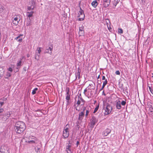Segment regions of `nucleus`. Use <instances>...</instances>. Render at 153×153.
Wrapping results in <instances>:
<instances>
[{
    "label": "nucleus",
    "mask_w": 153,
    "mask_h": 153,
    "mask_svg": "<svg viewBox=\"0 0 153 153\" xmlns=\"http://www.w3.org/2000/svg\"><path fill=\"white\" fill-rule=\"evenodd\" d=\"M149 111L151 112H153V108L152 107V106L150 107L149 108Z\"/></svg>",
    "instance_id": "a19ab883"
},
{
    "label": "nucleus",
    "mask_w": 153,
    "mask_h": 153,
    "mask_svg": "<svg viewBox=\"0 0 153 153\" xmlns=\"http://www.w3.org/2000/svg\"><path fill=\"white\" fill-rule=\"evenodd\" d=\"M105 81L103 82V84L104 85H106L107 84V82H108L107 81L106 79H105Z\"/></svg>",
    "instance_id": "ea45409f"
},
{
    "label": "nucleus",
    "mask_w": 153,
    "mask_h": 153,
    "mask_svg": "<svg viewBox=\"0 0 153 153\" xmlns=\"http://www.w3.org/2000/svg\"><path fill=\"white\" fill-rule=\"evenodd\" d=\"M118 32L120 33H122L123 32V30L121 28L118 29Z\"/></svg>",
    "instance_id": "4c0bfd02"
},
{
    "label": "nucleus",
    "mask_w": 153,
    "mask_h": 153,
    "mask_svg": "<svg viewBox=\"0 0 153 153\" xmlns=\"http://www.w3.org/2000/svg\"><path fill=\"white\" fill-rule=\"evenodd\" d=\"M80 103H81L80 100H79L77 102V104H78V106L80 104Z\"/></svg>",
    "instance_id": "49530a36"
},
{
    "label": "nucleus",
    "mask_w": 153,
    "mask_h": 153,
    "mask_svg": "<svg viewBox=\"0 0 153 153\" xmlns=\"http://www.w3.org/2000/svg\"><path fill=\"white\" fill-rule=\"evenodd\" d=\"M105 85H104L103 84L102 87V88L100 90H102L104 88Z\"/></svg>",
    "instance_id": "6e6d98bb"
},
{
    "label": "nucleus",
    "mask_w": 153,
    "mask_h": 153,
    "mask_svg": "<svg viewBox=\"0 0 153 153\" xmlns=\"http://www.w3.org/2000/svg\"><path fill=\"white\" fill-rule=\"evenodd\" d=\"M5 71L2 67H0V79L3 76Z\"/></svg>",
    "instance_id": "4468645a"
},
{
    "label": "nucleus",
    "mask_w": 153,
    "mask_h": 153,
    "mask_svg": "<svg viewBox=\"0 0 153 153\" xmlns=\"http://www.w3.org/2000/svg\"><path fill=\"white\" fill-rule=\"evenodd\" d=\"M53 46L52 45L50 47H46L45 53H49L50 54H52L53 50Z\"/></svg>",
    "instance_id": "39448f33"
},
{
    "label": "nucleus",
    "mask_w": 153,
    "mask_h": 153,
    "mask_svg": "<svg viewBox=\"0 0 153 153\" xmlns=\"http://www.w3.org/2000/svg\"><path fill=\"white\" fill-rule=\"evenodd\" d=\"M83 111L84 112V111L86 109V107H83Z\"/></svg>",
    "instance_id": "13d9d810"
},
{
    "label": "nucleus",
    "mask_w": 153,
    "mask_h": 153,
    "mask_svg": "<svg viewBox=\"0 0 153 153\" xmlns=\"http://www.w3.org/2000/svg\"><path fill=\"white\" fill-rule=\"evenodd\" d=\"M42 147V146L41 144L35 147V149L37 153H40V151H41V149Z\"/></svg>",
    "instance_id": "9b49d317"
},
{
    "label": "nucleus",
    "mask_w": 153,
    "mask_h": 153,
    "mask_svg": "<svg viewBox=\"0 0 153 153\" xmlns=\"http://www.w3.org/2000/svg\"><path fill=\"white\" fill-rule=\"evenodd\" d=\"M4 109L3 108H0V113L3 112Z\"/></svg>",
    "instance_id": "864d4df0"
},
{
    "label": "nucleus",
    "mask_w": 153,
    "mask_h": 153,
    "mask_svg": "<svg viewBox=\"0 0 153 153\" xmlns=\"http://www.w3.org/2000/svg\"><path fill=\"white\" fill-rule=\"evenodd\" d=\"M1 100H2L3 101V102H4V101H6L7 100V98H4L3 97L1 99Z\"/></svg>",
    "instance_id": "09e8293b"
},
{
    "label": "nucleus",
    "mask_w": 153,
    "mask_h": 153,
    "mask_svg": "<svg viewBox=\"0 0 153 153\" xmlns=\"http://www.w3.org/2000/svg\"><path fill=\"white\" fill-rule=\"evenodd\" d=\"M20 67V66L17 65V69H19V68Z\"/></svg>",
    "instance_id": "e2e57ef3"
},
{
    "label": "nucleus",
    "mask_w": 153,
    "mask_h": 153,
    "mask_svg": "<svg viewBox=\"0 0 153 153\" xmlns=\"http://www.w3.org/2000/svg\"><path fill=\"white\" fill-rule=\"evenodd\" d=\"M80 10L79 11L78 17H80L79 18L78 20L79 21H82L84 20L85 18V16L83 10L80 7Z\"/></svg>",
    "instance_id": "20e7f679"
},
{
    "label": "nucleus",
    "mask_w": 153,
    "mask_h": 153,
    "mask_svg": "<svg viewBox=\"0 0 153 153\" xmlns=\"http://www.w3.org/2000/svg\"><path fill=\"white\" fill-rule=\"evenodd\" d=\"M111 0H103V5L104 7H106L110 4Z\"/></svg>",
    "instance_id": "6e6552de"
},
{
    "label": "nucleus",
    "mask_w": 153,
    "mask_h": 153,
    "mask_svg": "<svg viewBox=\"0 0 153 153\" xmlns=\"http://www.w3.org/2000/svg\"><path fill=\"white\" fill-rule=\"evenodd\" d=\"M93 91H88V98H91V96L92 95H93Z\"/></svg>",
    "instance_id": "4be33fe9"
},
{
    "label": "nucleus",
    "mask_w": 153,
    "mask_h": 153,
    "mask_svg": "<svg viewBox=\"0 0 153 153\" xmlns=\"http://www.w3.org/2000/svg\"><path fill=\"white\" fill-rule=\"evenodd\" d=\"M69 125L67 124L65 127L64 130L63 131V136L64 139L67 138L69 135V132L68 131Z\"/></svg>",
    "instance_id": "7ed1b4c3"
},
{
    "label": "nucleus",
    "mask_w": 153,
    "mask_h": 153,
    "mask_svg": "<svg viewBox=\"0 0 153 153\" xmlns=\"http://www.w3.org/2000/svg\"><path fill=\"white\" fill-rule=\"evenodd\" d=\"M38 88H35L32 92V94H34L36 93V91H37Z\"/></svg>",
    "instance_id": "c85d7f7f"
},
{
    "label": "nucleus",
    "mask_w": 153,
    "mask_h": 153,
    "mask_svg": "<svg viewBox=\"0 0 153 153\" xmlns=\"http://www.w3.org/2000/svg\"><path fill=\"white\" fill-rule=\"evenodd\" d=\"M148 87H149V90L151 92L152 94H153V90L152 89V88H151V87L149 86V85Z\"/></svg>",
    "instance_id": "58836bf2"
},
{
    "label": "nucleus",
    "mask_w": 153,
    "mask_h": 153,
    "mask_svg": "<svg viewBox=\"0 0 153 153\" xmlns=\"http://www.w3.org/2000/svg\"><path fill=\"white\" fill-rule=\"evenodd\" d=\"M20 19V18L19 16L18 17L17 16L16 17H14V20H13V24H15V25H17L18 24Z\"/></svg>",
    "instance_id": "423d86ee"
},
{
    "label": "nucleus",
    "mask_w": 153,
    "mask_h": 153,
    "mask_svg": "<svg viewBox=\"0 0 153 153\" xmlns=\"http://www.w3.org/2000/svg\"><path fill=\"white\" fill-rule=\"evenodd\" d=\"M31 19L30 18L27 19L26 21V25L27 26H30L31 25Z\"/></svg>",
    "instance_id": "a211bd4d"
},
{
    "label": "nucleus",
    "mask_w": 153,
    "mask_h": 153,
    "mask_svg": "<svg viewBox=\"0 0 153 153\" xmlns=\"http://www.w3.org/2000/svg\"><path fill=\"white\" fill-rule=\"evenodd\" d=\"M79 100H81L83 102H84L85 101L84 100L82 97L80 98Z\"/></svg>",
    "instance_id": "8fccbe9b"
},
{
    "label": "nucleus",
    "mask_w": 153,
    "mask_h": 153,
    "mask_svg": "<svg viewBox=\"0 0 153 153\" xmlns=\"http://www.w3.org/2000/svg\"><path fill=\"white\" fill-rule=\"evenodd\" d=\"M36 52L38 51L37 53L39 54L40 53V52L41 51V48H39L36 51Z\"/></svg>",
    "instance_id": "e433bc0d"
},
{
    "label": "nucleus",
    "mask_w": 153,
    "mask_h": 153,
    "mask_svg": "<svg viewBox=\"0 0 153 153\" xmlns=\"http://www.w3.org/2000/svg\"><path fill=\"white\" fill-rule=\"evenodd\" d=\"M3 10V8H2V6H1V7L0 8V12H1Z\"/></svg>",
    "instance_id": "4d7b16f0"
},
{
    "label": "nucleus",
    "mask_w": 153,
    "mask_h": 153,
    "mask_svg": "<svg viewBox=\"0 0 153 153\" xmlns=\"http://www.w3.org/2000/svg\"><path fill=\"white\" fill-rule=\"evenodd\" d=\"M100 75H99L98 76V77H97V79H99V78H100Z\"/></svg>",
    "instance_id": "338daca9"
},
{
    "label": "nucleus",
    "mask_w": 153,
    "mask_h": 153,
    "mask_svg": "<svg viewBox=\"0 0 153 153\" xmlns=\"http://www.w3.org/2000/svg\"><path fill=\"white\" fill-rule=\"evenodd\" d=\"M31 139L32 140H35V141L36 140H37V138L36 137L33 136H31Z\"/></svg>",
    "instance_id": "79ce46f5"
},
{
    "label": "nucleus",
    "mask_w": 153,
    "mask_h": 153,
    "mask_svg": "<svg viewBox=\"0 0 153 153\" xmlns=\"http://www.w3.org/2000/svg\"><path fill=\"white\" fill-rule=\"evenodd\" d=\"M89 112V111L88 110H86V114H85V117L87 118L88 116V114Z\"/></svg>",
    "instance_id": "2f4dec72"
},
{
    "label": "nucleus",
    "mask_w": 153,
    "mask_h": 153,
    "mask_svg": "<svg viewBox=\"0 0 153 153\" xmlns=\"http://www.w3.org/2000/svg\"><path fill=\"white\" fill-rule=\"evenodd\" d=\"M93 85L92 84H89V86H91V87H90L89 88H88V90H91V89H95V87L94 86H93Z\"/></svg>",
    "instance_id": "cd10ccee"
},
{
    "label": "nucleus",
    "mask_w": 153,
    "mask_h": 153,
    "mask_svg": "<svg viewBox=\"0 0 153 153\" xmlns=\"http://www.w3.org/2000/svg\"><path fill=\"white\" fill-rule=\"evenodd\" d=\"M35 140H31L28 141V142L29 143H35Z\"/></svg>",
    "instance_id": "f704fd0d"
},
{
    "label": "nucleus",
    "mask_w": 153,
    "mask_h": 153,
    "mask_svg": "<svg viewBox=\"0 0 153 153\" xmlns=\"http://www.w3.org/2000/svg\"><path fill=\"white\" fill-rule=\"evenodd\" d=\"M99 105H98L96 106V107L95 108L94 111L93 112V113H95L98 110L99 108Z\"/></svg>",
    "instance_id": "b1692460"
},
{
    "label": "nucleus",
    "mask_w": 153,
    "mask_h": 153,
    "mask_svg": "<svg viewBox=\"0 0 153 153\" xmlns=\"http://www.w3.org/2000/svg\"><path fill=\"white\" fill-rule=\"evenodd\" d=\"M27 68L26 67H24L23 68V70L25 71H26L27 70Z\"/></svg>",
    "instance_id": "603ef678"
},
{
    "label": "nucleus",
    "mask_w": 153,
    "mask_h": 153,
    "mask_svg": "<svg viewBox=\"0 0 153 153\" xmlns=\"http://www.w3.org/2000/svg\"><path fill=\"white\" fill-rule=\"evenodd\" d=\"M32 5H31V8L32 10H33L34 9L35 7V2L33 1H31Z\"/></svg>",
    "instance_id": "412c9836"
},
{
    "label": "nucleus",
    "mask_w": 153,
    "mask_h": 153,
    "mask_svg": "<svg viewBox=\"0 0 153 153\" xmlns=\"http://www.w3.org/2000/svg\"><path fill=\"white\" fill-rule=\"evenodd\" d=\"M11 75L10 73L7 72L6 74V75H5L4 77V78L5 79H8L9 77L11 76Z\"/></svg>",
    "instance_id": "aec40b11"
},
{
    "label": "nucleus",
    "mask_w": 153,
    "mask_h": 153,
    "mask_svg": "<svg viewBox=\"0 0 153 153\" xmlns=\"http://www.w3.org/2000/svg\"><path fill=\"white\" fill-rule=\"evenodd\" d=\"M8 70L9 71H10L11 72H12L13 71V70H12V68L11 67L9 68L8 69Z\"/></svg>",
    "instance_id": "de8ad7c7"
},
{
    "label": "nucleus",
    "mask_w": 153,
    "mask_h": 153,
    "mask_svg": "<svg viewBox=\"0 0 153 153\" xmlns=\"http://www.w3.org/2000/svg\"><path fill=\"white\" fill-rule=\"evenodd\" d=\"M108 30H110V29H111V27H110V28H109V27H108Z\"/></svg>",
    "instance_id": "69168bd1"
},
{
    "label": "nucleus",
    "mask_w": 153,
    "mask_h": 153,
    "mask_svg": "<svg viewBox=\"0 0 153 153\" xmlns=\"http://www.w3.org/2000/svg\"><path fill=\"white\" fill-rule=\"evenodd\" d=\"M71 146L68 145L66 146V150L67 153H71Z\"/></svg>",
    "instance_id": "dca6fc26"
},
{
    "label": "nucleus",
    "mask_w": 153,
    "mask_h": 153,
    "mask_svg": "<svg viewBox=\"0 0 153 153\" xmlns=\"http://www.w3.org/2000/svg\"><path fill=\"white\" fill-rule=\"evenodd\" d=\"M20 38V36H18L15 38V39L18 40L19 38Z\"/></svg>",
    "instance_id": "052dcab7"
},
{
    "label": "nucleus",
    "mask_w": 153,
    "mask_h": 153,
    "mask_svg": "<svg viewBox=\"0 0 153 153\" xmlns=\"http://www.w3.org/2000/svg\"><path fill=\"white\" fill-rule=\"evenodd\" d=\"M84 34V31H79V36H83Z\"/></svg>",
    "instance_id": "a878e982"
},
{
    "label": "nucleus",
    "mask_w": 153,
    "mask_h": 153,
    "mask_svg": "<svg viewBox=\"0 0 153 153\" xmlns=\"http://www.w3.org/2000/svg\"><path fill=\"white\" fill-rule=\"evenodd\" d=\"M25 128V124L22 121H18L15 124L14 128L15 131L18 133H22Z\"/></svg>",
    "instance_id": "f257e3e1"
},
{
    "label": "nucleus",
    "mask_w": 153,
    "mask_h": 153,
    "mask_svg": "<svg viewBox=\"0 0 153 153\" xmlns=\"http://www.w3.org/2000/svg\"><path fill=\"white\" fill-rule=\"evenodd\" d=\"M84 115V111H82L79 112V114L78 120L82 121Z\"/></svg>",
    "instance_id": "f8f14e48"
},
{
    "label": "nucleus",
    "mask_w": 153,
    "mask_h": 153,
    "mask_svg": "<svg viewBox=\"0 0 153 153\" xmlns=\"http://www.w3.org/2000/svg\"><path fill=\"white\" fill-rule=\"evenodd\" d=\"M79 143V141H77L76 142V144L77 145V146Z\"/></svg>",
    "instance_id": "680f3d73"
},
{
    "label": "nucleus",
    "mask_w": 153,
    "mask_h": 153,
    "mask_svg": "<svg viewBox=\"0 0 153 153\" xmlns=\"http://www.w3.org/2000/svg\"><path fill=\"white\" fill-rule=\"evenodd\" d=\"M27 10H32L31 6H28L27 7Z\"/></svg>",
    "instance_id": "a18cd8bd"
},
{
    "label": "nucleus",
    "mask_w": 153,
    "mask_h": 153,
    "mask_svg": "<svg viewBox=\"0 0 153 153\" xmlns=\"http://www.w3.org/2000/svg\"><path fill=\"white\" fill-rule=\"evenodd\" d=\"M65 91L66 92V94H70L69 92H70V89L68 87H66V88Z\"/></svg>",
    "instance_id": "393cba45"
},
{
    "label": "nucleus",
    "mask_w": 153,
    "mask_h": 153,
    "mask_svg": "<svg viewBox=\"0 0 153 153\" xmlns=\"http://www.w3.org/2000/svg\"><path fill=\"white\" fill-rule=\"evenodd\" d=\"M66 100H70V94H66Z\"/></svg>",
    "instance_id": "bb28decb"
},
{
    "label": "nucleus",
    "mask_w": 153,
    "mask_h": 153,
    "mask_svg": "<svg viewBox=\"0 0 153 153\" xmlns=\"http://www.w3.org/2000/svg\"><path fill=\"white\" fill-rule=\"evenodd\" d=\"M4 102H3V101L2 100L0 99V105H1V106L4 105Z\"/></svg>",
    "instance_id": "72a5a7b5"
},
{
    "label": "nucleus",
    "mask_w": 153,
    "mask_h": 153,
    "mask_svg": "<svg viewBox=\"0 0 153 153\" xmlns=\"http://www.w3.org/2000/svg\"><path fill=\"white\" fill-rule=\"evenodd\" d=\"M106 20L108 21V22H110L109 20L108 19H106Z\"/></svg>",
    "instance_id": "774afa93"
},
{
    "label": "nucleus",
    "mask_w": 153,
    "mask_h": 153,
    "mask_svg": "<svg viewBox=\"0 0 153 153\" xmlns=\"http://www.w3.org/2000/svg\"><path fill=\"white\" fill-rule=\"evenodd\" d=\"M79 31H84V27L82 25V26L81 27H79Z\"/></svg>",
    "instance_id": "7c9ffc66"
},
{
    "label": "nucleus",
    "mask_w": 153,
    "mask_h": 153,
    "mask_svg": "<svg viewBox=\"0 0 153 153\" xmlns=\"http://www.w3.org/2000/svg\"><path fill=\"white\" fill-rule=\"evenodd\" d=\"M34 13V12L33 11H31L30 12H27V16L29 18H30V17H32L33 16V14Z\"/></svg>",
    "instance_id": "f3484780"
},
{
    "label": "nucleus",
    "mask_w": 153,
    "mask_h": 153,
    "mask_svg": "<svg viewBox=\"0 0 153 153\" xmlns=\"http://www.w3.org/2000/svg\"><path fill=\"white\" fill-rule=\"evenodd\" d=\"M81 71V69L79 67L77 68V72L75 73V76H76V79L77 77H78V79H79L80 78V74Z\"/></svg>",
    "instance_id": "9d476101"
},
{
    "label": "nucleus",
    "mask_w": 153,
    "mask_h": 153,
    "mask_svg": "<svg viewBox=\"0 0 153 153\" xmlns=\"http://www.w3.org/2000/svg\"><path fill=\"white\" fill-rule=\"evenodd\" d=\"M91 125L94 126L98 121L97 119L94 116H92L91 119Z\"/></svg>",
    "instance_id": "0eeeda50"
},
{
    "label": "nucleus",
    "mask_w": 153,
    "mask_h": 153,
    "mask_svg": "<svg viewBox=\"0 0 153 153\" xmlns=\"http://www.w3.org/2000/svg\"><path fill=\"white\" fill-rule=\"evenodd\" d=\"M66 105L67 106L68 105L70 104V100H66Z\"/></svg>",
    "instance_id": "37998d69"
},
{
    "label": "nucleus",
    "mask_w": 153,
    "mask_h": 153,
    "mask_svg": "<svg viewBox=\"0 0 153 153\" xmlns=\"http://www.w3.org/2000/svg\"><path fill=\"white\" fill-rule=\"evenodd\" d=\"M87 88H85L84 90V93L85 94V93L86 92H87Z\"/></svg>",
    "instance_id": "5fc2aeb1"
},
{
    "label": "nucleus",
    "mask_w": 153,
    "mask_h": 153,
    "mask_svg": "<svg viewBox=\"0 0 153 153\" xmlns=\"http://www.w3.org/2000/svg\"><path fill=\"white\" fill-rule=\"evenodd\" d=\"M116 107L117 109H120L121 108V102L120 100H118L116 103Z\"/></svg>",
    "instance_id": "2eb2a0df"
},
{
    "label": "nucleus",
    "mask_w": 153,
    "mask_h": 153,
    "mask_svg": "<svg viewBox=\"0 0 153 153\" xmlns=\"http://www.w3.org/2000/svg\"><path fill=\"white\" fill-rule=\"evenodd\" d=\"M119 1L120 0H117L116 1V0H114V2L113 4L115 7L117 5V4L118 3Z\"/></svg>",
    "instance_id": "5701e85b"
},
{
    "label": "nucleus",
    "mask_w": 153,
    "mask_h": 153,
    "mask_svg": "<svg viewBox=\"0 0 153 153\" xmlns=\"http://www.w3.org/2000/svg\"><path fill=\"white\" fill-rule=\"evenodd\" d=\"M105 79V77L104 76H102V80H104Z\"/></svg>",
    "instance_id": "bf43d9fd"
},
{
    "label": "nucleus",
    "mask_w": 153,
    "mask_h": 153,
    "mask_svg": "<svg viewBox=\"0 0 153 153\" xmlns=\"http://www.w3.org/2000/svg\"><path fill=\"white\" fill-rule=\"evenodd\" d=\"M22 41V39H20V38L18 39V41L19 42H21Z\"/></svg>",
    "instance_id": "3c124183"
},
{
    "label": "nucleus",
    "mask_w": 153,
    "mask_h": 153,
    "mask_svg": "<svg viewBox=\"0 0 153 153\" xmlns=\"http://www.w3.org/2000/svg\"><path fill=\"white\" fill-rule=\"evenodd\" d=\"M0 153H9L8 149L6 147L1 146Z\"/></svg>",
    "instance_id": "1a4fd4ad"
},
{
    "label": "nucleus",
    "mask_w": 153,
    "mask_h": 153,
    "mask_svg": "<svg viewBox=\"0 0 153 153\" xmlns=\"http://www.w3.org/2000/svg\"><path fill=\"white\" fill-rule=\"evenodd\" d=\"M105 108V112L104 114L105 115H107L111 113L112 110V108L109 104H107L105 107H104Z\"/></svg>",
    "instance_id": "f03ea898"
},
{
    "label": "nucleus",
    "mask_w": 153,
    "mask_h": 153,
    "mask_svg": "<svg viewBox=\"0 0 153 153\" xmlns=\"http://www.w3.org/2000/svg\"><path fill=\"white\" fill-rule=\"evenodd\" d=\"M111 131V130L107 128L104 131L103 134L105 136H107L110 133Z\"/></svg>",
    "instance_id": "ddd939ff"
},
{
    "label": "nucleus",
    "mask_w": 153,
    "mask_h": 153,
    "mask_svg": "<svg viewBox=\"0 0 153 153\" xmlns=\"http://www.w3.org/2000/svg\"><path fill=\"white\" fill-rule=\"evenodd\" d=\"M92 5L94 7H96L97 5V1H94L91 3Z\"/></svg>",
    "instance_id": "6ab92c4d"
},
{
    "label": "nucleus",
    "mask_w": 153,
    "mask_h": 153,
    "mask_svg": "<svg viewBox=\"0 0 153 153\" xmlns=\"http://www.w3.org/2000/svg\"><path fill=\"white\" fill-rule=\"evenodd\" d=\"M22 65V59H21L19 62L17 63V66H20Z\"/></svg>",
    "instance_id": "473e14b6"
},
{
    "label": "nucleus",
    "mask_w": 153,
    "mask_h": 153,
    "mask_svg": "<svg viewBox=\"0 0 153 153\" xmlns=\"http://www.w3.org/2000/svg\"><path fill=\"white\" fill-rule=\"evenodd\" d=\"M35 59H36V60H38L39 59V58H37V56H38V57L39 56V54L38 53H37V52H36V53H35Z\"/></svg>",
    "instance_id": "c756f323"
},
{
    "label": "nucleus",
    "mask_w": 153,
    "mask_h": 153,
    "mask_svg": "<svg viewBox=\"0 0 153 153\" xmlns=\"http://www.w3.org/2000/svg\"><path fill=\"white\" fill-rule=\"evenodd\" d=\"M7 117H9L10 116V114H7Z\"/></svg>",
    "instance_id": "0e129e2a"
},
{
    "label": "nucleus",
    "mask_w": 153,
    "mask_h": 153,
    "mask_svg": "<svg viewBox=\"0 0 153 153\" xmlns=\"http://www.w3.org/2000/svg\"><path fill=\"white\" fill-rule=\"evenodd\" d=\"M126 103V102L125 101L123 100L122 101L121 104L122 105H125Z\"/></svg>",
    "instance_id": "c9c22d12"
},
{
    "label": "nucleus",
    "mask_w": 153,
    "mask_h": 153,
    "mask_svg": "<svg viewBox=\"0 0 153 153\" xmlns=\"http://www.w3.org/2000/svg\"><path fill=\"white\" fill-rule=\"evenodd\" d=\"M115 73L116 74L118 75H119L120 74V73L119 71H116Z\"/></svg>",
    "instance_id": "c03bdc74"
}]
</instances>
